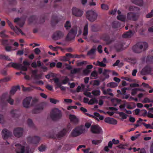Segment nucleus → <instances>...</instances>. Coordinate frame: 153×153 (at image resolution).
Instances as JSON below:
<instances>
[{"label":"nucleus","mask_w":153,"mask_h":153,"mask_svg":"<svg viewBox=\"0 0 153 153\" xmlns=\"http://www.w3.org/2000/svg\"><path fill=\"white\" fill-rule=\"evenodd\" d=\"M120 23L117 21L113 22L112 24V27L114 28H117L119 27H120Z\"/></svg>","instance_id":"nucleus-40"},{"label":"nucleus","mask_w":153,"mask_h":153,"mask_svg":"<svg viewBox=\"0 0 153 153\" xmlns=\"http://www.w3.org/2000/svg\"><path fill=\"white\" fill-rule=\"evenodd\" d=\"M46 149V146L45 145H41L38 148L40 152L45 151Z\"/></svg>","instance_id":"nucleus-46"},{"label":"nucleus","mask_w":153,"mask_h":153,"mask_svg":"<svg viewBox=\"0 0 153 153\" xmlns=\"http://www.w3.org/2000/svg\"><path fill=\"white\" fill-rule=\"evenodd\" d=\"M50 116L53 121H57L60 119L62 117L61 112L58 109L55 108L51 112Z\"/></svg>","instance_id":"nucleus-3"},{"label":"nucleus","mask_w":153,"mask_h":153,"mask_svg":"<svg viewBox=\"0 0 153 153\" xmlns=\"http://www.w3.org/2000/svg\"><path fill=\"white\" fill-rule=\"evenodd\" d=\"M77 32V30L73 28L71 29L67 35V39L69 40L73 39L74 38Z\"/></svg>","instance_id":"nucleus-8"},{"label":"nucleus","mask_w":153,"mask_h":153,"mask_svg":"<svg viewBox=\"0 0 153 153\" xmlns=\"http://www.w3.org/2000/svg\"><path fill=\"white\" fill-rule=\"evenodd\" d=\"M97 16L96 12L92 10L87 11L86 14V18L91 22H94L97 19Z\"/></svg>","instance_id":"nucleus-4"},{"label":"nucleus","mask_w":153,"mask_h":153,"mask_svg":"<svg viewBox=\"0 0 153 153\" xmlns=\"http://www.w3.org/2000/svg\"><path fill=\"white\" fill-rule=\"evenodd\" d=\"M6 31L5 30H4L0 33L1 36L2 38H7L8 36L7 35H6L5 33Z\"/></svg>","instance_id":"nucleus-55"},{"label":"nucleus","mask_w":153,"mask_h":153,"mask_svg":"<svg viewBox=\"0 0 153 153\" xmlns=\"http://www.w3.org/2000/svg\"><path fill=\"white\" fill-rule=\"evenodd\" d=\"M138 18V14L134 12H129L127 15V19L130 20L136 21Z\"/></svg>","instance_id":"nucleus-9"},{"label":"nucleus","mask_w":153,"mask_h":153,"mask_svg":"<svg viewBox=\"0 0 153 153\" xmlns=\"http://www.w3.org/2000/svg\"><path fill=\"white\" fill-rule=\"evenodd\" d=\"M69 78L67 76H66L65 79L62 81L61 84H66L69 81Z\"/></svg>","instance_id":"nucleus-54"},{"label":"nucleus","mask_w":153,"mask_h":153,"mask_svg":"<svg viewBox=\"0 0 153 153\" xmlns=\"http://www.w3.org/2000/svg\"><path fill=\"white\" fill-rule=\"evenodd\" d=\"M123 46V45L121 42H118L115 45V47L117 51L121 50Z\"/></svg>","instance_id":"nucleus-31"},{"label":"nucleus","mask_w":153,"mask_h":153,"mask_svg":"<svg viewBox=\"0 0 153 153\" xmlns=\"http://www.w3.org/2000/svg\"><path fill=\"white\" fill-rule=\"evenodd\" d=\"M91 93L94 96H99L100 95V91L99 90H94L92 91Z\"/></svg>","instance_id":"nucleus-44"},{"label":"nucleus","mask_w":153,"mask_h":153,"mask_svg":"<svg viewBox=\"0 0 153 153\" xmlns=\"http://www.w3.org/2000/svg\"><path fill=\"white\" fill-rule=\"evenodd\" d=\"M10 113L12 115V117L14 118H18L20 115V112L19 110H12L10 112Z\"/></svg>","instance_id":"nucleus-24"},{"label":"nucleus","mask_w":153,"mask_h":153,"mask_svg":"<svg viewBox=\"0 0 153 153\" xmlns=\"http://www.w3.org/2000/svg\"><path fill=\"white\" fill-rule=\"evenodd\" d=\"M18 89H20V86L19 85L13 86L10 91V94L13 95Z\"/></svg>","instance_id":"nucleus-34"},{"label":"nucleus","mask_w":153,"mask_h":153,"mask_svg":"<svg viewBox=\"0 0 153 153\" xmlns=\"http://www.w3.org/2000/svg\"><path fill=\"white\" fill-rule=\"evenodd\" d=\"M2 44L5 47L9 45L8 41L7 40H3L2 42Z\"/></svg>","instance_id":"nucleus-63"},{"label":"nucleus","mask_w":153,"mask_h":153,"mask_svg":"<svg viewBox=\"0 0 153 153\" xmlns=\"http://www.w3.org/2000/svg\"><path fill=\"white\" fill-rule=\"evenodd\" d=\"M148 47V44L146 42H139L132 47V50L134 52L139 53L146 50Z\"/></svg>","instance_id":"nucleus-1"},{"label":"nucleus","mask_w":153,"mask_h":153,"mask_svg":"<svg viewBox=\"0 0 153 153\" xmlns=\"http://www.w3.org/2000/svg\"><path fill=\"white\" fill-rule=\"evenodd\" d=\"M50 102L54 104H56L57 102H59V101L54 99L50 98Z\"/></svg>","instance_id":"nucleus-64"},{"label":"nucleus","mask_w":153,"mask_h":153,"mask_svg":"<svg viewBox=\"0 0 153 153\" xmlns=\"http://www.w3.org/2000/svg\"><path fill=\"white\" fill-rule=\"evenodd\" d=\"M97 62L98 63V66H99L104 67L106 66V64L103 63L102 62H100L99 61H97Z\"/></svg>","instance_id":"nucleus-56"},{"label":"nucleus","mask_w":153,"mask_h":153,"mask_svg":"<svg viewBox=\"0 0 153 153\" xmlns=\"http://www.w3.org/2000/svg\"><path fill=\"white\" fill-rule=\"evenodd\" d=\"M131 1L133 3L140 6L143 5V0H131Z\"/></svg>","instance_id":"nucleus-35"},{"label":"nucleus","mask_w":153,"mask_h":153,"mask_svg":"<svg viewBox=\"0 0 153 153\" xmlns=\"http://www.w3.org/2000/svg\"><path fill=\"white\" fill-rule=\"evenodd\" d=\"M63 36V34L60 31H57L55 32L52 36L53 39L56 40L60 39Z\"/></svg>","instance_id":"nucleus-14"},{"label":"nucleus","mask_w":153,"mask_h":153,"mask_svg":"<svg viewBox=\"0 0 153 153\" xmlns=\"http://www.w3.org/2000/svg\"><path fill=\"white\" fill-rule=\"evenodd\" d=\"M7 95L6 94H3L0 97V103L5 104L6 102H7L11 105L13 104L14 100L11 99L10 97H9L8 99H7Z\"/></svg>","instance_id":"nucleus-5"},{"label":"nucleus","mask_w":153,"mask_h":153,"mask_svg":"<svg viewBox=\"0 0 153 153\" xmlns=\"http://www.w3.org/2000/svg\"><path fill=\"white\" fill-rule=\"evenodd\" d=\"M37 17L36 16H30L28 19V21L30 23H36Z\"/></svg>","instance_id":"nucleus-30"},{"label":"nucleus","mask_w":153,"mask_h":153,"mask_svg":"<svg viewBox=\"0 0 153 153\" xmlns=\"http://www.w3.org/2000/svg\"><path fill=\"white\" fill-rule=\"evenodd\" d=\"M138 91H140V89L139 88H135L133 89L132 90L131 94L132 96H134L137 93Z\"/></svg>","instance_id":"nucleus-47"},{"label":"nucleus","mask_w":153,"mask_h":153,"mask_svg":"<svg viewBox=\"0 0 153 153\" xmlns=\"http://www.w3.org/2000/svg\"><path fill=\"white\" fill-rule=\"evenodd\" d=\"M2 135L4 139H6L10 137L12 135V132L6 129H3L2 131Z\"/></svg>","instance_id":"nucleus-16"},{"label":"nucleus","mask_w":153,"mask_h":153,"mask_svg":"<svg viewBox=\"0 0 153 153\" xmlns=\"http://www.w3.org/2000/svg\"><path fill=\"white\" fill-rule=\"evenodd\" d=\"M27 123L28 126L30 127H33L34 125L32 120L30 119H28L27 120Z\"/></svg>","instance_id":"nucleus-51"},{"label":"nucleus","mask_w":153,"mask_h":153,"mask_svg":"<svg viewBox=\"0 0 153 153\" xmlns=\"http://www.w3.org/2000/svg\"><path fill=\"white\" fill-rule=\"evenodd\" d=\"M7 22L11 29L14 30L16 33H20L22 35H24V33L23 32L22 30L19 29L17 26H16L15 27L13 26L11 22L9 20H7Z\"/></svg>","instance_id":"nucleus-7"},{"label":"nucleus","mask_w":153,"mask_h":153,"mask_svg":"<svg viewBox=\"0 0 153 153\" xmlns=\"http://www.w3.org/2000/svg\"><path fill=\"white\" fill-rule=\"evenodd\" d=\"M71 10L73 15L76 16L81 17L83 13L82 10L76 7H73Z\"/></svg>","instance_id":"nucleus-10"},{"label":"nucleus","mask_w":153,"mask_h":153,"mask_svg":"<svg viewBox=\"0 0 153 153\" xmlns=\"http://www.w3.org/2000/svg\"><path fill=\"white\" fill-rule=\"evenodd\" d=\"M60 19L56 15H53L52 16L51 21V24L52 25L54 26L56 25L59 21Z\"/></svg>","instance_id":"nucleus-22"},{"label":"nucleus","mask_w":153,"mask_h":153,"mask_svg":"<svg viewBox=\"0 0 153 153\" xmlns=\"http://www.w3.org/2000/svg\"><path fill=\"white\" fill-rule=\"evenodd\" d=\"M102 90L104 94L107 95L108 94L111 96H113V94L112 93L109 92H112V90L111 88H108L106 90H104V87H102Z\"/></svg>","instance_id":"nucleus-26"},{"label":"nucleus","mask_w":153,"mask_h":153,"mask_svg":"<svg viewBox=\"0 0 153 153\" xmlns=\"http://www.w3.org/2000/svg\"><path fill=\"white\" fill-rule=\"evenodd\" d=\"M23 128H17L14 129L13 133L15 137H20L23 135Z\"/></svg>","instance_id":"nucleus-11"},{"label":"nucleus","mask_w":153,"mask_h":153,"mask_svg":"<svg viewBox=\"0 0 153 153\" xmlns=\"http://www.w3.org/2000/svg\"><path fill=\"white\" fill-rule=\"evenodd\" d=\"M101 8L103 10H107L108 9V5L105 4H101Z\"/></svg>","instance_id":"nucleus-48"},{"label":"nucleus","mask_w":153,"mask_h":153,"mask_svg":"<svg viewBox=\"0 0 153 153\" xmlns=\"http://www.w3.org/2000/svg\"><path fill=\"white\" fill-rule=\"evenodd\" d=\"M133 35V32L131 30H130L123 34L122 37L123 38H127L131 37Z\"/></svg>","instance_id":"nucleus-32"},{"label":"nucleus","mask_w":153,"mask_h":153,"mask_svg":"<svg viewBox=\"0 0 153 153\" xmlns=\"http://www.w3.org/2000/svg\"><path fill=\"white\" fill-rule=\"evenodd\" d=\"M129 10L130 11H138L139 10L138 8L133 6H130L129 7Z\"/></svg>","instance_id":"nucleus-45"},{"label":"nucleus","mask_w":153,"mask_h":153,"mask_svg":"<svg viewBox=\"0 0 153 153\" xmlns=\"http://www.w3.org/2000/svg\"><path fill=\"white\" fill-rule=\"evenodd\" d=\"M32 99V97H28L24 99L22 102V104L24 107L26 108H28Z\"/></svg>","instance_id":"nucleus-13"},{"label":"nucleus","mask_w":153,"mask_h":153,"mask_svg":"<svg viewBox=\"0 0 153 153\" xmlns=\"http://www.w3.org/2000/svg\"><path fill=\"white\" fill-rule=\"evenodd\" d=\"M81 69V68H74L71 71V73L72 74H79L80 72Z\"/></svg>","instance_id":"nucleus-39"},{"label":"nucleus","mask_w":153,"mask_h":153,"mask_svg":"<svg viewBox=\"0 0 153 153\" xmlns=\"http://www.w3.org/2000/svg\"><path fill=\"white\" fill-rule=\"evenodd\" d=\"M88 23L85 25L83 29V35L84 36V38L85 39H87V36L88 33Z\"/></svg>","instance_id":"nucleus-28"},{"label":"nucleus","mask_w":153,"mask_h":153,"mask_svg":"<svg viewBox=\"0 0 153 153\" xmlns=\"http://www.w3.org/2000/svg\"><path fill=\"white\" fill-rule=\"evenodd\" d=\"M68 125H67V128H64L62 130L60 131L58 134L56 135V137L57 138H60L61 137L65 136L68 130L69 126Z\"/></svg>","instance_id":"nucleus-18"},{"label":"nucleus","mask_w":153,"mask_h":153,"mask_svg":"<svg viewBox=\"0 0 153 153\" xmlns=\"http://www.w3.org/2000/svg\"><path fill=\"white\" fill-rule=\"evenodd\" d=\"M40 140V137L38 136H35L33 137L29 136L27 137V141L30 143L36 144L39 143Z\"/></svg>","instance_id":"nucleus-6"},{"label":"nucleus","mask_w":153,"mask_h":153,"mask_svg":"<svg viewBox=\"0 0 153 153\" xmlns=\"http://www.w3.org/2000/svg\"><path fill=\"white\" fill-rule=\"evenodd\" d=\"M101 141L100 140H93L92 141V144L94 145H98L101 143Z\"/></svg>","instance_id":"nucleus-60"},{"label":"nucleus","mask_w":153,"mask_h":153,"mask_svg":"<svg viewBox=\"0 0 153 153\" xmlns=\"http://www.w3.org/2000/svg\"><path fill=\"white\" fill-rule=\"evenodd\" d=\"M141 115L143 117H145L147 114V111L145 110H143L141 111Z\"/></svg>","instance_id":"nucleus-62"},{"label":"nucleus","mask_w":153,"mask_h":153,"mask_svg":"<svg viewBox=\"0 0 153 153\" xmlns=\"http://www.w3.org/2000/svg\"><path fill=\"white\" fill-rule=\"evenodd\" d=\"M85 114L90 117H92L94 118H96L97 120H99L97 118H96V117H99L100 116V114L99 113H97V112L94 113V115H91L88 113H85Z\"/></svg>","instance_id":"nucleus-36"},{"label":"nucleus","mask_w":153,"mask_h":153,"mask_svg":"<svg viewBox=\"0 0 153 153\" xmlns=\"http://www.w3.org/2000/svg\"><path fill=\"white\" fill-rule=\"evenodd\" d=\"M96 51V48H92L90 51L87 52V55L88 56H90L91 55H94L95 54Z\"/></svg>","instance_id":"nucleus-41"},{"label":"nucleus","mask_w":153,"mask_h":153,"mask_svg":"<svg viewBox=\"0 0 153 153\" xmlns=\"http://www.w3.org/2000/svg\"><path fill=\"white\" fill-rule=\"evenodd\" d=\"M53 80L54 81V83L56 84L58 87L61 89L62 91H65L66 88L65 87L62 86V84L59 82V79L58 78H53Z\"/></svg>","instance_id":"nucleus-20"},{"label":"nucleus","mask_w":153,"mask_h":153,"mask_svg":"<svg viewBox=\"0 0 153 153\" xmlns=\"http://www.w3.org/2000/svg\"><path fill=\"white\" fill-rule=\"evenodd\" d=\"M13 68L24 71L27 70V68L24 66H22V64L17 63H13L12 65Z\"/></svg>","instance_id":"nucleus-12"},{"label":"nucleus","mask_w":153,"mask_h":153,"mask_svg":"<svg viewBox=\"0 0 153 153\" xmlns=\"http://www.w3.org/2000/svg\"><path fill=\"white\" fill-rule=\"evenodd\" d=\"M122 79L130 82H134L131 78L128 77H122Z\"/></svg>","instance_id":"nucleus-58"},{"label":"nucleus","mask_w":153,"mask_h":153,"mask_svg":"<svg viewBox=\"0 0 153 153\" xmlns=\"http://www.w3.org/2000/svg\"><path fill=\"white\" fill-rule=\"evenodd\" d=\"M152 71L151 68L148 66H146L142 70L141 74L142 75H145L151 73Z\"/></svg>","instance_id":"nucleus-19"},{"label":"nucleus","mask_w":153,"mask_h":153,"mask_svg":"<svg viewBox=\"0 0 153 153\" xmlns=\"http://www.w3.org/2000/svg\"><path fill=\"white\" fill-rule=\"evenodd\" d=\"M107 71L106 69H105L104 71L102 72L103 75L106 78H108L109 77V75L107 74Z\"/></svg>","instance_id":"nucleus-59"},{"label":"nucleus","mask_w":153,"mask_h":153,"mask_svg":"<svg viewBox=\"0 0 153 153\" xmlns=\"http://www.w3.org/2000/svg\"><path fill=\"white\" fill-rule=\"evenodd\" d=\"M32 102L31 104V106H34L35 105L38 100V99L36 98H33V99L32 98Z\"/></svg>","instance_id":"nucleus-49"},{"label":"nucleus","mask_w":153,"mask_h":153,"mask_svg":"<svg viewBox=\"0 0 153 153\" xmlns=\"http://www.w3.org/2000/svg\"><path fill=\"white\" fill-rule=\"evenodd\" d=\"M15 146L16 147V153H25V147L19 144H16Z\"/></svg>","instance_id":"nucleus-17"},{"label":"nucleus","mask_w":153,"mask_h":153,"mask_svg":"<svg viewBox=\"0 0 153 153\" xmlns=\"http://www.w3.org/2000/svg\"><path fill=\"white\" fill-rule=\"evenodd\" d=\"M91 130L93 133L99 134L100 133L102 129L98 125H92L91 126Z\"/></svg>","instance_id":"nucleus-15"},{"label":"nucleus","mask_w":153,"mask_h":153,"mask_svg":"<svg viewBox=\"0 0 153 153\" xmlns=\"http://www.w3.org/2000/svg\"><path fill=\"white\" fill-rule=\"evenodd\" d=\"M153 17V10H152L151 12L146 15L147 18H149Z\"/></svg>","instance_id":"nucleus-57"},{"label":"nucleus","mask_w":153,"mask_h":153,"mask_svg":"<svg viewBox=\"0 0 153 153\" xmlns=\"http://www.w3.org/2000/svg\"><path fill=\"white\" fill-rule=\"evenodd\" d=\"M98 102V100L95 98H94L90 100L88 102V104L91 105L94 103H97Z\"/></svg>","instance_id":"nucleus-42"},{"label":"nucleus","mask_w":153,"mask_h":153,"mask_svg":"<svg viewBox=\"0 0 153 153\" xmlns=\"http://www.w3.org/2000/svg\"><path fill=\"white\" fill-rule=\"evenodd\" d=\"M14 22L17 23L20 27H22L25 23V21H21L20 20V19L19 18H15Z\"/></svg>","instance_id":"nucleus-25"},{"label":"nucleus","mask_w":153,"mask_h":153,"mask_svg":"<svg viewBox=\"0 0 153 153\" xmlns=\"http://www.w3.org/2000/svg\"><path fill=\"white\" fill-rule=\"evenodd\" d=\"M117 18L118 20L124 22L126 19V16L122 15H120L117 16Z\"/></svg>","instance_id":"nucleus-43"},{"label":"nucleus","mask_w":153,"mask_h":153,"mask_svg":"<svg viewBox=\"0 0 153 153\" xmlns=\"http://www.w3.org/2000/svg\"><path fill=\"white\" fill-rule=\"evenodd\" d=\"M91 30L93 32H96L98 31L96 26L95 25H93L91 26Z\"/></svg>","instance_id":"nucleus-61"},{"label":"nucleus","mask_w":153,"mask_h":153,"mask_svg":"<svg viewBox=\"0 0 153 153\" xmlns=\"http://www.w3.org/2000/svg\"><path fill=\"white\" fill-rule=\"evenodd\" d=\"M104 121L106 123L113 125H116L117 123L116 120L109 117H106L104 119Z\"/></svg>","instance_id":"nucleus-21"},{"label":"nucleus","mask_w":153,"mask_h":153,"mask_svg":"<svg viewBox=\"0 0 153 153\" xmlns=\"http://www.w3.org/2000/svg\"><path fill=\"white\" fill-rule=\"evenodd\" d=\"M43 109V106L41 105H38L36 108L33 110L32 112L33 114H37L39 112L40 110Z\"/></svg>","instance_id":"nucleus-29"},{"label":"nucleus","mask_w":153,"mask_h":153,"mask_svg":"<svg viewBox=\"0 0 153 153\" xmlns=\"http://www.w3.org/2000/svg\"><path fill=\"white\" fill-rule=\"evenodd\" d=\"M102 90L104 94L107 95L108 94L111 96H113V94L112 93L109 92H112V90L111 88H108L106 90H104V87H102Z\"/></svg>","instance_id":"nucleus-27"},{"label":"nucleus","mask_w":153,"mask_h":153,"mask_svg":"<svg viewBox=\"0 0 153 153\" xmlns=\"http://www.w3.org/2000/svg\"><path fill=\"white\" fill-rule=\"evenodd\" d=\"M69 117L71 121L74 123H77L78 122V119L74 115L70 114L69 115Z\"/></svg>","instance_id":"nucleus-33"},{"label":"nucleus","mask_w":153,"mask_h":153,"mask_svg":"<svg viewBox=\"0 0 153 153\" xmlns=\"http://www.w3.org/2000/svg\"><path fill=\"white\" fill-rule=\"evenodd\" d=\"M142 124L147 129H152V128H152V124H147L144 123H143Z\"/></svg>","instance_id":"nucleus-52"},{"label":"nucleus","mask_w":153,"mask_h":153,"mask_svg":"<svg viewBox=\"0 0 153 153\" xmlns=\"http://www.w3.org/2000/svg\"><path fill=\"white\" fill-rule=\"evenodd\" d=\"M146 62L149 63H153V56L150 55H148L146 59Z\"/></svg>","instance_id":"nucleus-37"},{"label":"nucleus","mask_w":153,"mask_h":153,"mask_svg":"<svg viewBox=\"0 0 153 153\" xmlns=\"http://www.w3.org/2000/svg\"><path fill=\"white\" fill-rule=\"evenodd\" d=\"M102 39L105 41L107 42L108 44L111 43L113 40L110 39L109 35L107 33L103 34L102 36Z\"/></svg>","instance_id":"nucleus-23"},{"label":"nucleus","mask_w":153,"mask_h":153,"mask_svg":"<svg viewBox=\"0 0 153 153\" xmlns=\"http://www.w3.org/2000/svg\"><path fill=\"white\" fill-rule=\"evenodd\" d=\"M118 84L116 82H111L107 84V87H111L112 88H115L117 86Z\"/></svg>","instance_id":"nucleus-38"},{"label":"nucleus","mask_w":153,"mask_h":153,"mask_svg":"<svg viewBox=\"0 0 153 153\" xmlns=\"http://www.w3.org/2000/svg\"><path fill=\"white\" fill-rule=\"evenodd\" d=\"M85 131V129L83 126H77L72 130L70 134V136L72 137H76L84 133Z\"/></svg>","instance_id":"nucleus-2"},{"label":"nucleus","mask_w":153,"mask_h":153,"mask_svg":"<svg viewBox=\"0 0 153 153\" xmlns=\"http://www.w3.org/2000/svg\"><path fill=\"white\" fill-rule=\"evenodd\" d=\"M119 114L120 116L122 117L123 119H125L127 118V115L123 112H119Z\"/></svg>","instance_id":"nucleus-50"},{"label":"nucleus","mask_w":153,"mask_h":153,"mask_svg":"<svg viewBox=\"0 0 153 153\" xmlns=\"http://www.w3.org/2000/svg\"><path fill=\"white\" fill-rule=\"evenodd\" d=\"M71 24L69 21H67L65 25V27L67 29H69L71 27Z\"/></svg>","instance_id":"nucleus-53"}]
</instances>
